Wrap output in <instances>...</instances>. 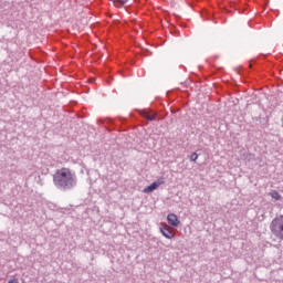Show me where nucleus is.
Instances as JSON below:
<instances>
[{
  "mask_svg": "<svg viewBox=\"0 0 283 283\" xmlns=\"http://www.w3.org/2000/svg\"><path fill=\"white\" fill-rule=\"evenodd\" d=\"M271 198H273L274 200H282V196H280V192H277L276 190H272L270 192Z\"/></svg>",
  "mask_w": 283,
  "mask_h": 283,
  "instance_id": "obj_7",
  "label": "nucleus"
},
{
  "mask_svg": "<svg viewBox=\"0 0 283 283\" xmlns=\"http://www.w3.org/2000/svg\"><path fill=\"white\" fill-rule=\"evenodd\" d=\"M127 1L128 0H114V6L115 8H118V6H125Z\"/></svg>",
  "mask_w": 283,
  "mask_h": 283,
  "instance_id": "obj_8",
  "label": "nucleus"
},
{
  "mask_svg": "<svg viewBox=\"0 0 283 283\" xmlns=\"http://www.w3.org/2000/svg\"><path fill=\"white\" fill-rule=\"evenodd\" d=\"M53 182L57 189L70 191L76 187V174L72 169L63 167L55 171Z\"/></svg>",
  "mask_w": 283,
  "mask_h": 283,
  "instance_id": "obj_1",
  "label": "nucleus"
},
{
  "mask_svg": "<svg viewBox=\"0 0 283 283\" xmlns=\"http://www.w3.org/2000/svg\"><path fill=\"white\" fill-rule=\"evenodd\" d=\"M8 283H19V281L17 279H13V280L9 281Z\"/></svg>",
  "mask_w": 283,
  "mask_h": 283,
  "instance_id": "obj_10",
  "label": "nucleus"
},
{
  "mask_svg": "<svg viewBox=\"0 0 283 283\" xmlns=\"http://www.w3.org/2000/svg\"><path fill=\"white\" fill-rule=\"evenodd\" d=\"M270 231L277 238L283 240V214L276 216L270 223Z\"/></svg>",
  "mask_w": 283,
  "mask_h": 283,
  "instance_id": "obj_2",
  "label": "nucleus"
},
{
  "mask_svg": "<svg viewBox=\"0 0 283 283\" xmlns=\"http://www.w3.org/2000/svg\"><path fill=\"white\" fill-rule=\"evenodd\" d=\"M160 185H165V180H159V181L153 182L151 185L144 188L143 192L151 193L153 191H156V189H158V187H160Z\"/></svg>",
  "mask_w": 283,
  "mask_h": 283,
  "instance_id": "obj_4",
  "label": "nucleus"
},
{
  "mask_svg": "<svg viewBox=\"0 0 283 283\" xmlns=\"http://www.w3.org/2000/svg\"><path fill=\"white\" fill-rule=\"evenodd\" d=\"M160 232L164 238H167V240H174V238L176 237V234L171 231V227H169L168 224L161 227Z\"/></svg>",
  "mask_w": 283,
  "mask_h": 283,
  "instance_id": "obj_3",
  "label": "nucleus"
},
{
  "mask_svg": "<svg viewBox=\"0 0 283 283\" xmlns=\"http://www.w3.org/2000/svg\"><path fill=\"white\" fill-rule=\"evenodd\" d=\"M190 160H191L192 163H196V160H198V153H192V154L190 155Z\"/></svg>",
  "mask_w": 283,
  "mask_h": 283,
  "instance_id": "obj_9",
  "label": "nucleus"
},
{
  "mask_svg": "<svg viewBox=\"0 0 283 283\" xmlns=\"http://www.w3.org/2000/svg\"><path fill=\"white\" fill-rule=\"evenodd\" d=\"M142 116L146 118L147 120H155L156 119V114L153 111H144L142 112Z\"/></svg>",
  "mask_w": 283,
  "mask_h": 283,
  "instance_id": "obj_6",
  "label": "nucleus"
},
{
  "mask_svg": "<svg viewBox=\"0 0 283 283\" xmlns=\"http://www.w3.org/2000/svg\"><path fill=\"white\" fill-rule=\"evenodd\" d=\"M167 221L170 227H178V224H180V219H178V216H176L175 213L168 214Z\"/></svg>",
  "mask_w": 283,
  "mask_h": 283,
  "instance_id": "obj_5",
  "label": "nucleus"
}]
</instances>
